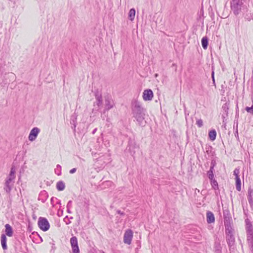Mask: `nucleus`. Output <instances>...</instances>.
<instances>
[{"mask_svg": "<svg viewBox=\"0 0 253 253\" xmlns=\"http://www.w3.org/2000/svg\"><path fill=\"white\" fill-rule=\"evenodd\" d=\"M132 112L133 117L140 126L146 124L145 116L146 110L142 106L140 102L134 101L132 105Z\"/></svg>", "mask_w": 253, "mask_h": 253, "instance_id": "obj_1", "label": "nucleus"}, {"mask_svg": "<svg viewBox=\"0 0 253 253\" xmlns=\"http://www.w3.org/2000/svg\"><path fill=\"white\" fill-rule=\"evenodd\" d=\"M230 4L231 9L236 15L247 11V7L244 5L242 0H231Z\"/></svg>", "mask_w": 253, "mask_h": 253, "instance_id": "obj_2", "label": "nucleus"}, {"mask_svg": "<svg viewBox=\"0 0 253 253\" xmlns=\"http://www.w3.org/2000/svg\"><path fill=\"white\" fill-rule=\"evenodd\" d=\"M226 238L227 243L229 246H232L235 242L234 236V229L232 228L230 221L224 222Z\"/></svg>", "mask_w": 253, "mask_h": 253, "instance_id": "obj_3", "label": "nucleus"}, {"mask_svg": "<svg viewBox=\"0 0 253 253\" xmlns=\"http://www.w3.org/2000/svg\"><path fill=\"white\" fill-rule=\"evenodd\" d=\"M247 241L251 250L253 252V228L248 219L246 220Z\"/></svg>", "mask_w": 253, "mask_h": 253, "instance_id": "obj_4", "label": "nucleus"}, {"mask_svg": "<svg viewBox=\"0 0 253 253\" xmlns=\"http://www.w3.org/2000/svg\"><path fill=\"white\" fill-rule=\"evenodd\" d=\"M38 225L43 231L48 230L50 227L49 223L46 218L40 217L38 220Z\"/></svg>", "mask_w": 253, "mask_h": 253, "instance_id": "obj_5", "label": "nucleus"}, {"mask_svg": "<svg viewBox=\"0 0 253 253\" xmlns=\"http://www.w3.org/2000/svg\"><path fill=\"white\" fill-rule=\"evenodd\" d=\"M15 169L14 167H12L10 170V173L5 181V186L7 189H8V191L11 190V182L13 179H15Z\"/></svg>", "mask_w": 253, "mask_h": 253, "instance_id": "obj_6", "label": "nucleus"}, {"mask_svg": "<svg viewBox=\"0 0 253 253\" xmlns=\"http://www.w3.org/2000/svg\"><path fill=\"white\" fill-rule=\"evenodd\" d=\"M105 110L108 111L115 106L114 100L111 96L107 95L104 97Z\"/></svg>", "mask_w": 253, "mask_h": 253, "instance_id": "obj_7", "label": "nucleus"}, {"mask_svg": "<svg viewBox=\"0 0 253 253\" xmlns=\"http://www.w3.org/2000/svg\"><path fill=\"white\" fill-rule=\"evenodd\" d=\"M133 237V232L130 229L126 231L124 236V242L127 245H130Z\"/></svg>", "mask_w": 253, "mask_h": 253, "instance_id": "obj_8", "label": "nucleus"}, {"mask_svg": "<svg viewBox=\"0 0 253 253\" xmlns=\"http://www.w3.org/2000/svg\"><path fill=\"white\" fill-rule=\"evenodd\" d=\"M70 244L72 247L73 253H78L79 252V248L78 244L77 238L75 237H72L70 239Z\"/></svg>", "mask_w": 253, "mask_h": 253, "instance_id": "obj_9", "label": "nucleus"}, {"mask_svg": "<svg viewBox=\"0 0 253 253\" xmlns=\"http://www.w3.org/2000/svg\"><path fill=\"white\" fill-rule=\"evenodd\" d=\"M154 96L153 92L150 89H147L144 90L142 97L144 101H151Z\"/></svg>", "mask_w": 253, "mask_h": 253, "instance_id": "obj_10", "label": "nucleus"}, {"mask_svg": "<svg viewBox=\"0 0 253 253\" xmlns=\"http://www.w3.org/2000/svg\"><path fill=\"white\" fill-rule=\"evenodd\" d=\"M40 130L38 127L33 128L30 131L29 135V140L31 141H33L36 139L38 134L39 133Z\"/></svg>", "mask_w": 253, "mask_h": 253, "instance_id": "obj_11", "label": "nucleus"}, {"mask_svg": "<svg viewBox=\"0 0 253 253\" xmlns=\"http://www.w3.org/2000/svg\"><path fill=\"white\" fill-rule=\"evenodd\" d=\"M207 221L208 223H213L215 221L214 214L211 211L207 212Z\"/></svg>", "mask_w": 253, "mask_h": 253, "instance_id": "obj_12", "label": "nucleus"}, {"mask_svg": "<svg viewBox=\"0 0 253 253\" xmlns=\"http://www.w3.org/2000/svg\"><path fill=\"white\" fill-rule=\"evenodd\" d=\"M5 233L8 237H11L13 235V230L11 226L9 224H6L5 225Z\"/></svg>", "mask_w": 253, "mask_h": 253, "instance_id": "obj_13", "label": "nucleus"}, {"mask_svg": "<svg viewBox=\"0 0 253 253\" xmlns=\"http://www.w3.org/2000/svg\"><path fill=\"white\" fill-rule=\"evenodd\" d=\"M6 240H7V238H6L5 235L2 234L1 235L0 241H1V244L2 249L3 250L7 249Z\"/></svg>", "mask_w": 253, "mask_h": 253, "instance_id": "obj_14", "label": "nucleus"}, {"mask_svg": "<svg viewBox=\"0 0 253 253\" xmlns=\"http://www.w3.org/2000/svg\"><path fill=\"white\" fill-rule=\"evenodd\" d=\"M97 161H103L104 164L109 163L111 161L110 157L109 155H108V154L106 155V156H104L103 157H100L99 158H98Z\"/></svg>", "mask_w": 253, "mask_h": 253, "instance_id": "obj_15", "label": "nucleus"}, {"mask_svg": "<svg viewBox=\"0 0 253 253\" xmlns=\"http://www.w3.org/2000/svg\"><path fill=\"white\" fill-rule=\"evenodd\" d=\"M135 16V10L134 8H131L128 12V19L131 21H133Z\"/></svg>", "mask_w": 253, "mask_h": 253, "instance_id": "obj_16", "label": "nucleus"}, {"mask_svg": "<svg viewBox=\"0 0 253 253\" xmlns=\"http://www.w3.org/2000/svg\"><path fill=\"white\" fill-rule=\"evenodd\" d=\"M209 137L211 141H214L216 137V132L214 129L211 130L209 132Z\"/></svg>", "mask_w": 253, "mask_h": 253, "instance_id": "obj_17", "label": "nucleus"}, {"mask_svg": "<svg viewBox=\"0 0 253 253\" xmlns=\"http://www.w3.org/2000/svg\"><path fill=\"white\" fill-rule=\"evenodd\" d=\"M248 201L250 204H253V190L249 188L248 190Z\"/></svg>", "mask_w": 253, "mask_h": 253, "instance_id": "obj_18", "label": "nucleus"}, {"mask_svg": "<svg viewBox=\"0 0 253 253\" xmlns=\"http://www.w3.org/2000/svg\"><path fill=\"white\" fill-rule=\"evenodd\" d=\"M208 40L207 37H203L202 39V45L204 49H206L208 47Z\"/></svg>", "mask_w": 253, "mask_h": 253, "instance_id": "obj_19", "label": "nucleus"}, {"mask_svg": "<svg viewBox=\"0 0 253 253\" xmlns=\"http://www.w3.org/2000/svg\"><path fill=\"white\" fill-rule=\"evenodd\" d=\"M236 189L240 191L241 190V181L240 177H235Z\"/></svg>", "mask_w": 253, "mask_h": 253, "instance_id": "obj_20", "label": "nucleus"}, {"mask_svg": "<svg viewBox=\"0 0 253 253\" xmlns=\"http://www.w3.org/2000/svg\"><path fill=\"white\" fill-rule=\"evenodd\" d=\"M56 187L59 191L63 190L65 188V184L62 181H59L57 183Z\"/></svg>", "mask_w": 253, "mask_h": 253, "instance_id": "obj_21", "label": "nucleus"}, {"mask_svg": "<svg viewBox=\"0 0 253 253\" xmlns=\"http://www.w3.org/2000/svg\"><path fill=\"white\" fill-rule=\"evenodd\" d=\"M213 167H211L210 170L208 171V177L211 180H213L214 178V175L213 172Z\"/></svg>", "mask_w": 253, "mask_h": 253, "instance_id": "obj_22", "label": "nucleus"}, {"mask_svg": "<svg viewBox=\"0 0 253 253\" xmlns=\"http://www.w3.org/2000/svg\"><path fill=\"white\" fill-rule=\"evenodd\" d=\"M96 104L98 106H100L102 104V97L100 95L96 96Z\"/></svg>", "mask_w": 253, "mask_h": 253, "instance_id": "obj_23", "label": "nucleus"}, {"mask_svg": "<svg viewBox=\"0 0 253 253\" xmlns=\"http://www.w3.org/2000/svg\"><path fill=\"white\" fill-rule=\"evenodd\" d=\"M214 249L216 253H221V246L219 243H215Z\"/></svg>", "mask_w": 253, "mask_h": 253, "instance_id": "obj_24", "label": "nucleus"}, {"mask_svg": "<svg viewBox=\"0 0 253 253\" xmlns=\"http://www.w3.org/2000/svg\"><path fill=\"white\" fill-rule=\"evenodd\" d=\"M211 180V185H212V187L214 189H216V188H218V184H217V181L216 180H215L214 179Z\"/></svg>", "mask_w": 253, "mask_h": 253, "instance_id": "obj_25", "label": "nucleus"}, {"mask_svg": "<svg viewBox=\"0 0 253 253\" xmlns=\"http://www.w3.org/2000/svg\"><path fill=\"white\" fill-rule=\"evenodd\" d=\"M61 169V167L59 165H57L56 166V169H55V172L56 174L58 175H59L60 174V170Z\"/></svg>", "mask_w": 253, "mask_h": 253, "instance_id": "obj_26", "label": "nucleus"}, {"mask_svg": "<svg viewBox=\"0 0 253 253\" xmlns=\"http://www.w3.org/2000/svg\"><path fill=\"white\" fill-rule=\"evenodd\" d=\"M240 173V169L236 168L234 170V175L235 176V177H239V174Z\"/></svg>", "mask_w": 253, "mask_h": 253, "instance_id": "obj_27", "label": "nucleus"}, {"mask_svg": "<svg viewBox=\"0 0 253 253\" xmlns=\"http://www.w3.org/2000/svg\"><path fill=\"white\" fill-rule=\"evenodd\" d=\"M197 125L199 127H201L203 125V121L201 119H199L196 122Z\"/></svg>", "mask_w": 253, "mask_h": 253, "instance_id": "obj_28", "label": "nucleus"}, {"mask_svg": "<svg viewBox=\"0 0 253 253\" xmlns=\"http://www.w3.org/2000/svg\"><path fill=\"white\" fill-rule=\"evenodd\" d=\"M246 110L248 113H250L251 114H253V105L252 107H246Z\"/></svg>", "mask_w": 253, "mask_h": 253, "instance_id": "obj_29", "label": "nucleus"}, {"mask_svg": "<svg viewBox=\"0 0 253 253\" xmlns=\"http://www.w3.org/2000/svg\"><path fill=\"white\" fill-rule=\"evenodd\" d=\"M228 105H229V104H228L227 103H226L222 106V108L226 112L228 109Z\"/></svg>", "mask_w": 253, "mask_h": 253, "instance_id": "obj_30", "label": "nucleus"}, {"mask_svg": "<svg viewBox=\"0 0 253 253\" xmlns=\"http://www.w3.org/2000/svg\"><path fill=\"white\" fill-rule=\"evenodd\" d=\"M76 168H73L72 169H71L70 170V173L71 174H73L74 173H75L76 171Z\"/></svg>", "mask_w": 253, "mask_h": 253, "instance_id": "obj_31", "label": "nucleus"}, {"mask_svg": "<svg viewBox=\"0 0 253 253\" xmlns=\"http://www.w3.org/2000/svg\"><path fill=\"white\" fill-rule=\"evenodd\" d=\"M117 212H118V213H119V214H120L121 215H124V212H122L121 211H119V210H118L117 211Z\"/></svg>", "mask_w": 253, "mask_h": 253, "instance_id": "obj_32", "label": "nucleus"}, {"mask_svg": "<svg viewBox=\"0 0 253 253\" xmlns=\"http://www.w3.org/2000/svg\"><path fill=\"white\" fill-rule=\"evenodd\" d=\"M95 253H105L104 252H103L102 251L97 250V251H96Z\"/></svg>", "mask_w": 253, "mask_h": 253, "instance_id": "obj_33", "label": "nucleus"}, {"mask_svg": "<svg viewBox=\"0 0 253 253\" xmlns=\"http://www.w3.org/2000/svg\"><path fill=\"white\" fill-rule=\"evenodd\" d=\"M212 79H213V82H214V72H212Z\"/></svg>", "mask_w": 253, "mask_h": 253, "instance_id": "obj_34", "label": "nucleus"}, {"mask_svg": "<svg viewBox=\"0 0 253 253\" xmlns=\"http://www.w3.org/2000/svg\"><path fill=\"white\" fill-rule=\"evenodd\" d=\"M96 130H97V129H96V128L94 129L93 130V132H93V133H94L95 132V131H96Z\"/></svg>", "mask_w": 253, "mask_h": 253, "instance_id": "obj_35", "label": "nucleus"}, {"mask_svg": "<svg viewBox=\"0 0 253 253\" xmlns=\"http://www.w3.org/2000/svg\"><path fill=\"white\" fill-rule=\"evenodd\" d=\"M71 203V201H69V202H68V205L70 203Z\"/></svg>", "mask_w": 253, "mask_h": 253, "instance_id": "obj_36", "label": "nucleus"}, {"mask_svg": "<svg viewBox=\"0 0 253 253\" xmlns=\"http://www.w3.org/2000/svg\"><path fill=\"white\" fill-rule=\"evenodd\" d=\"M197 192H199V190H198V191H197Z\"/></svg>", "mask_w": 253, "mask_h": 253, "instance_id": "obj_37", "label": "nucleus"}, {"mask_svg": "<svg viewBox=\"0 0 253 253\" xmlns=\"http://www.w3.org/2000/svg\"><path fill=\"white\" fill-rule=\"evenodd\" d=\"M197 192H199V190H198V191H197Z\"/></svg>", "mask_w": 253, "mask_h": 253, "instance_id": "obj_38", "label": "nucleus"}]
</instances>
